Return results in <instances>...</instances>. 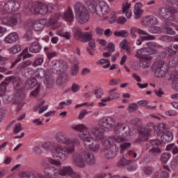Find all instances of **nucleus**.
Segmentation results:
<instances>
[{
  "label": "nucleus",
  "mask_w": 178,
  "mask_h": 178,
  "mask_svg": "<svg viewBox=\"0 0 178 178\" xmlns=\"http://www.w3.org/2000/svg\"><path fill=\"white\" fill-rule=\"evenodd\" d=\"M42 148L45 151H52V149H55V143L54 142L44 143L42 145Z\"/></svg>",
  "instance_id": "37"
},
{
  "label": "nucleus",
  "mask_w": 178,
  "mask_h": 178,
  "mask_svg": "<svg viewBox=\"0 0 178 178\" xmlns=\"http://www.w3.org/2000/svg\"><path fill=\"white\" fill-rule=\"evenodd\" d=\"M102 145H104V147H106V148H111L113 144V138H104L102 140Z\"/></svg>",
  "instance_id": "32"
},
{
  "label": "nucleus",
  "mask_w": 178,
  "mask_h": 178,
  "mask_svg": "<svg viewBox=\"0 0 178 178\" xmlns=\"http://www.w3.org/2000/svg\"><path fill=\"white\" fill-rule=\"evenodd\" d=\"M10 3L13 8V12H16L19 10V8L22 5V3L20 1H10Z\"/></svg>",
  "instance_id": "47"
},
{
  "label": "nucleus",
  "mask_w": 178,
  "mask_h": 178,
  "mask_svg": "<svg viewBox=\"0 0 178 178\" xmlns=\"http://www.w3.org/2000/svg\"><path fill=\"white\" fill-rule=\"evenodd\" d=\"M149 152L153 156H156L157 154H161V149L159 147H153L149 150Z\"/></svg>",
  "instance_id": "61"
},
{
  "label": "nucleus",
  "mask_w": 178,
  "mask_h": 178,
  "mask_svg": "<svg viewBox=\"0 0 178 178\" xmlns=\"http://www.w3.org/2000/svg\"><path fill=\"white\" fill-rule=\"evenodd\" d=\"M42 63H44V58H37L32 63V65L34 67H37V66H41V65H42Z\"/></svg>",
  "instance_id": "51"
},
{
  "label": "nucleus",
  "mask_w": 178,
  "mask_h": 178,
  "mask_svg": "<svg viewBox=\"0 0 178 178\" xmlns=\"http://www.w3.org/2000/svg\"><path fill=\"white\" fill-rule=\"evenodd\" d=\"M131 7V3L129 2L122 3V13H125V12H129L130 8Z\"/></svg>",
  "instance_id": "48"
},
{
  "label": "nucleus",
  "mask_w": 178,
  "mask_h": 178,
  "mask_svg": "<svg viewBox=\"0 0 178 178\" xmlns=\"http://www.w3.org/2000/svg\"><path fill=\"white\" fill-rule=\"evenodd\" d=\"M44 175L41 174L35 175L32 172H24L22 173L21 178H43Z\"/></svg>",
  "instance_id": "29"
},
{
  "label": "nucleus",
  "mask_w": 178,
  "mask_h": 178,
  "mask_svg": "<svg viewBox=\"0 0 178 178\" xmlns=\"http://www.w3.org/2000/svg\"><path fill=\"white\" fill-rule=\"evenodd\" d=\"M156 131L158 136H161V134H163L166 131V124L165 123H159L156 127Z\"/></svg>",
  "instance_id": "34"
},
{
  "label": "nucleus",
  "mask_w": 178,
  "mask_h": 178,
  "mask_svg": "<svg viewBox=\"0 0 178 178\" xmlns=\"http://www.w3.org/2000/svg\"><path fill=\"white\" fill-rule=\"evenodd\" d=\"M124 141H126V138L122 136H115L113 138V143H123Z\"/></svg>",
  "instance_id": "59"
},
{
  "label": "nucleus",
  "mask_w": 178,
  "mask_h": 178,
  "mask_svg": "<svg viewBox=\"0 0 178 178\" xmlns=\"http://www.w3.org/2000/svg\"><path fill=\"white\" fill-rule=\"evenodd\" d=\"M56 140L59 144H65V145H79L80 144L79 138L69 139L65 134H58L56 136Z\"/></svg>",
  "instance_id": "9"
},
{
  "label": "nucleus",
  "mask_w": 178,
  "mask_h": 178,
  "mask_svg": "<svg viewBox=\"0 0 178 178\" xmlns=\"http://www.w3.org/2000/svg\"><path fill=\"white\" fill-rule=\"evenodd\" d=\"M29 51L31 54H38L41 51V44L37 40L32 42L29 47Z\"/></svg>",
  "instance_id": "20"
},
{
  "label": "nucleus",
  "mask_w": 178,
  "mask_h": 178,
  "mask_svg": "<svg viewBox=\"0 0 178 178\" xmlns=\"http://www.w3.org/2000/svg\"><path fill=\"white\" fill-rule=\"evenodd\" d=\"M131 162H133V161L127 160L124 158H122L118 162V166H126L127 165H130Z\"/></svg>",
  "instance_id": "50"
},
{
  "label": "nucleus",
  "mask_w": 178,
  "mask_h": 178,
  "mask_svg": "<svg viewBox=\"0 0 178 178\" xmlns=\"http://www.w3.org/2000/svg\"><path fill=\"white\" fill-rule=\"evenodd\" d=\"M38 81L35 78H32L31 79H27L24 83V88L25 90H33L38 86Z\"/></svg>",
  "instance_id": "17"
},
{
  "label": "nucleus",
  "mask_w": 178,
  "mask_h": 178,
  "mask_svg": "<svg viewBox=\"0 0 178 178\" xmlns=\"http://www.w3.org/2000/svg\"><path fill=\"white\" fill-rule=\"evenodd\" d=\"M73 172V168L70 166H63L58 170V176H66V175H70Z\"/></svg>",
  "instance_id": "28"
},
{
  "label": "nucleus",
  "mask_w": 178,
  "mask_h": 178,
  "mask_svg": "<svg viewBox=\"0 0 178 178\" xmlns=\"http://www.w3.org/2000/svg\"><path fill=\"white\" fill-rule=\"evenodd\" d=\"M104 155L107 158V159H112V158H115L118 152H119V149L116 147L112 146L111 147L105 148L104 149Z\"/></svg>",
  "instance_id": "15"
},
{
  "label": "nucleus",
  "mask_w": 178,
  "mask_h": 178,
  "mask_svg": "<svg viewBox=\"0 0 178 178\" xmlns=\"http://www.w3.org/2000/svg\"><path fill=\"white\" fill-rule=\"evenodd\" d=\"M113 34L115 37H120L121 38H126L129 37V31L126 30H121L120 31H115Z\"/></svg>",
  "instance_id": "35"
},
{
  "label": "nucleus",
  "mask_w": 178,
  "mask_h": 178,
  "mask_svg": "<svg viewBox=\"0 0 178 178\" xmlns=\"http://www.w3.org/2000/svg\"><path fill=\"white\" fill-rule=\"evenodd\" d=\"M44 84L47 88H52L54 86V77L51 76H47L46 79L44 80Z\"/></svg>",
  "instance_id": "42"
},
{
  "label": "nucleus",
  "mask_w": 178,
  "mask_h": 178,
  "mask_svg": "<svg viewBox=\"0 0 178 178\" xmlns=\"http://www.w3.org/2000/svg\"><path fill=\"white\" fill-rule=\"evenodd\" d=\"M24 38L25 40H26V41H28V42H35V41H37V38L34 37L31 32H27L24 35Z\"/></svg>",
  "instance_id": "43"
},
{
  "label": "nucleus",
  "mask_w": 178,
  "mask_h": 178,
  "mask_svg": "<svg viewBox=\"0 0 178 178\" xmlns=\"http://www.w3.org/2000/svg\"><path fill=\"white\" fill-rule=\"evenodd\" d=\"M172 157V154L169 152H165L163 153L161 155V161L162 163H168V161Z\"/></svg>",
  "instance_id": "41"
},
{
  "label": "nucleus",
  "mask_w": 178,
  "mask_h": 178,
  "mask_svg": "<svg viewBox=\"0 0 178 178\" xmlns=\"http://www.w3.org/2000/svg\"><path fill=\"white\" fill-rule=\"evenodd\" d=\"M51 72L56 74H60L67 70V63L63 60H54L51 63Z\"/></svg>",
  "instance_id": "7"
},
{
  "label": "nucleus",
  "mask_w": 178,
  "mask_h": 178,
  "mask_svg": "<svg viewBox=\"0 0 178 178\" xmlns=\"http://www.w3.org/2000/svg\"><path fill=\"white\" fill-rule=\"evenodd\" d=\"M86 149H90V151H92V152H95L99 150V145L97 143V141L88 143V146L83 145Z\"/></svg>",
  "instance_id": "30"
},
{
  "label": "nucleus",
  "mask_w": 178,
  "mask_h": 178,
  "mask_svg": "<svg viewBox=\"0 0 178 178\" xmlns=\"http://www.w3.org/2000/svg\"><path fill=\"white\" fill-rule=\"evenodd\" d=\"M115 129H117V130L120 131L121 133L123 131H124V133H127V130H129V126H127L126 124L118 123L115 126Z\"/></svg>",
  "instance_id": "40"
},
{
  "label": "nucleus",
  "mask_w": 178,
  "mask_h": 178,
  "mask_svg": "<svg viewBox=\"0 0 178 178\" xmlns=\"http://www.w3.org/2000/svg\"><path fill=\"white\" fill-rule=\"evenodd\" d=\"M161 139L164 144H168L173 140V134L170 131H167L161 136Z\"/></svg>",
  "instance_id": "27"
},
{
  "label": "nucleus",
  "mask_w": 178,
  "mask_h": 178,
  "mask_svg": "<svg viewBox=\"0 0 178 178\" xmlns=\"http://www.w3.org/2000/svg\"><path fill=\"white\" fill-rule=\"evenodd\" d=\"M168 49L172 50L173 55H176L178 51V44H172Z\"/></svg>",
  "instance_id": "64"
},
{
  "label": "nucleus",
  "mask_w": 178,
  "mask_h": 178,
  "mask_svg": "<svg viewBox=\"0 0 178 178\" xmlns=\"http://www.w3.org/2000/svg\"><path fill=\"white\" fill-rule=\"evenodd\" d=\"M74 146L75 145L63 147L61 145H55L54 151L56 158H59L60 159L65 161L68 158L70 154H73V152H74Z\"/></svg>",
  "instance_id": "2"
},
{
  "label": "nucleus",
  "mask_w": 178,
  "mask_h": 178,
  "mask_svg": "<svg viewBox=\"0 0 178 178\" xmlns=\"http://www.w3.org/2000/svg\"><path fill=\"white\" fill-rule=\"evenodd\" d=\"M20 23H22V14L19 13L1 19V24L4 26H8V27H15Z\"/></svg>",
  "instance_id": "6"
},
{
  "label": "nucleus",
  "mask_w": 178,
  "mask_h": 178,
  "mask_svg": "<svg viewBox=\"0 0 178 178\" xmlns=\"http://www.w3.org/2000/svg\"><path fill=\"white\" fill-rule=\"evenodd\" d=\"M12 81L14 86H19V84L22 83V81L20 78L13 76Z\"/></svg>",
  "instance_id": "63"
},
{
  "label": "nucleus",
  "mask_w": 178,
  "mask_h": 178,
  "mask_svg": "<svg viewBox=\"0 0 178 178\" xmlns=\"http://www.w3.org/2000/svg\"><path fill=\"white\" fill-rule=\"evenodd\" d=\"M146 47H147L143 48V52L145 54V56H148V55H154V54H156V50L154 49V47H155V45L153 42H147Z\"/></svg>",
  "instance_id": "18"
},
{
  "label": "nucleus",
  "mask_w": 178,
  "mask_h": 178,
  "mask_svg": "<svg viewBox=\"0 0 178 178\" xmlns=\"http://www.w3.org/2000/svg\"><path fill=\"white\" fill-rule=\"evenodd\" d=\"M143 172L145 175H147V176H151V175L154 173V168L149 167V166H145L143 168Z\"/></svg>",
  "instance_id": "52"
},
{
  "label": "nucleus",
  "mask_w": 178,
  "mask_h": 178,
  "mask_svg": "<svg viewBox=\"0 0 178 178\" xmlns=\"http://www.w3.org/2000/svg\"><path fill=\"white\" fill-rule=\"evenodd\" d=\"M81 41L82 42L92 41V34H91V32H84L82 35Z\"/></svg>",
  "instance_id": "36"
},
{
  "label": "nucleus",
  "mask_w": 178,
  "mask_h": 178,
  "mask_svg": "<svg viewBox=\"0 0 178 178\" xmlns=\"http://www.w3.org/2000/svg\"><path fill=\"white\" fill-rule=\"evenodd\" d=\"M12 12H13V8L10 1H8L3 7V13H12Z\"/></svg>",
  "instance_id": "39"
},
{
  "label": "nucleus",
  "mask_w": 178,
  "mask_h": 178,
  "mask_svg": "<svg viewBox=\"0 0 178 178\" xmlns=\"http://www.w3.org/2000/svg\"><path fill=\"white\" fill-rule=\"evenodd\" d=\"M159 13L164 17V19H167V20H170V22L175 21V15L177 13V10L173 7L161 8L159 10Z\"/></svg>",
  "instance_id": "10"
},
{
  "label": "nucleus",
  "mask_w": 178,
  "mask_h": 178,
  "mask_svg": "<svg viewBox=\"0 0 178 178\" xmlns=\"http://www.w3.org/2000/svg\"><path fill=\"white\" fill-rule=\"evenodd\" d=\"M139 32L141 35H143L140 37V39L143 40V41H149V40H155V36L152 35H149L148 33L145 32L143 30L140 31Z\"/></svg>",
  "instance_id": "31"
},
{
  "label": "nucleus",
  "mask_w": 178,
  "mask_h": 178,
  "mask_svg": "<svg viewBox=\"0 0 178 178\" xmlns=\"http://www.w3.org/2000/svg\"><path fill=\"white\" fill-rule=\"evenodd\" d=\"M72 129L76 131H79L80 133L84 131L87 127L83 124L75 125L72 127Z\"/></svg>",
  "instance_id": "49"
},
{
  "label": "nucleus",
  "mask_w": 178,
  "mask_h": 178,
  "mask_svg": "<svg viewBox=\"0 0 178 178\" xmlns=\"http://www.w3.org/2000/svg\"><path fill=\"white\" fill-rule=\"evenodd\" d=\"M63 17L66 22H69L70 23H72V22L74 20V16L73 15V10H72V8H67V10L64 13Z\"/></svg>",
  "instance_id": "26"
},
{
  "label": "nucleus",
  "mask_w": 178,
  "mask_h": 178,
  "mask_svg": "<svg viewBox=\"0 0 178 178\" xmlns=\"http://www.w3.org/2000/svg\"><path fill=\"white\" fill-rule=\"evenodd\" d=\"M83 156L85 159V163H87L88 165L92 166V165H95V156L92 152H85L83 153Z\"/></svg>",
  "instance_id": "16"
},
{
  "label": "nucleus",
  "mask_w": 178,
  "mask_h": 178,
  "mask_svg": "<svg viewBox=\"0 0 178 178\" xmlns=\"http://www.w3.org/2000/svg\"><path fill=\"white\" fill-rule=\"evenodd\" d=\"M19 40V35L17 33L13 32L8 34L5 38L4 41L6 44H13V42H16Z\"/></svg>",
  "instance_id": "21"
},
{
  "label": "nucleus",
  "mask_w": 178,
  "mask_h": 178,
  "mask_svg": "<svg viewBox=\"0 0 178 178\" xmlns=\"http://www.w3.org/2000/svg\"><path fill=\"white\" fill-rule=\"evenodd\" d=\"M32 63H33V61L30 60H26L18 65V70L26 69V67H27L28 66H30Z\"/></svg>",
  "instance_id": "45"
},
{
  "label": "nucleus",
  "mask_w": 178,
  "mask_h": 178,
  "mask_svg": "<svg viewBox=\"0 0 178 178\" xmlns=\"http://www.w3.org/2000/svg\"><path fill=\"white\" fill-rule=\"evenodd\" d=\"M75 19L79 24H86L90 22V12L84 3L78 1L74 4Z\"/></svg>",
  "instance_id": "1"
},
{
  "label": "nucleus",
  "mask_w": 178,
  "mask_h": 178,
  "mask_svg": "<svg viewBox=\"0 0 178 178\" xmlns=\"http://www.w3.org/2000/svg\"><path fill=\"white\" fill-rule=\"evenodd\" d=\"M177 79H178V72L176 71H173L172 72H171L169 80H172L174 83V81L175 80H177Z\"/></svg>",
  "instance_id": "62"
},
{
  "label": "nucleus",
  "mask_w": 178,
  "mask_h": 178,
  "mask_svg": "<svg viewBox=\"0 0 178 178\" xmlns=\"http://www.w3.org/2000/svg\"><path fill=\"white\" fill-rule=\"evenodd\" d=\"M143 23L145 26H154L158 24V19L152 15H149L143 18Z\"/></svg>",
  "instance_id": "22"
},
{
  "label": "nucleus",
  "mask_w": 178,
  "mask_h": 178,
  "mask_svg": "<svg viewBox=\"0 0 178 178\" xmlns=\"http://www.w3.org/2000/svg\"><path fill=\"white\" fill-rule=\"evenodd\" d=\"M79 138L82 141H83V146L86 145V147L90 145H88V143H92V141H94L92 136H91V134L88 130H87V128L81 134H79Z\"/></svg>",
  "instance_id": "14"
},
{
  "label": "nucleus",
  "mask_w": 178,
  "mask_h": 178,
  "mask_svg": "<svg viewBox=\"0 0 178 178\" xmlns=\"http://www.w3.org/2000/svg\"><path fill=\"white\" fill-rule=\"evenodd\" d=\"M169 26H173V23H166V25L164 26V31L165 34H169L170 35H175V34H176V32L173 30V29H172V27Z\"/></svg>",
  "instance_id": "33"
},
{
  "label": "nucleus",
  "mask_w": 178,
  "mask_h": 178,
  "mask_svg": "<svg viewBox=\"0 0 178 178\" xmlns=\"http://www.w3.org/2000/svg\"><path fill=\"white\" fill-rule=\"evenodd\" d=\"M152 57L145 56L143 58H140L139 61V65L140 67H143V69H147V67H149L151 66V63H152Z\"/></svg>",
  "instance_id": "19"
},
{
  "label": "nucleus",
  "mask_w": 178,
  "mask_h": 178,
  "mask_svg": "<svg viewBox=\"0 0 178 178\" xmlns=\"http://www.w3.org/2000/svg\"><path fill=\"white\" fill-rule=\"evenodd\" d=\"M22 51V47L19 44H15L13 47L8 49V52L13 55L15 54H19Z\"/></svg>",
  "instance_id": "38"
},
{
  "label": "nucleus",
  "mask_w": 178,
  "mask_h": 178,
  "mask_svg": "<svg viewBox=\"0 0 178 178\" xmlns=\"http://www.w3.org/2000/svg\"><path fill=\"white\" fill-rule=\"evenodd\" d=\"M67 81H69V74L66 72H63L60 74L56 80L58 86H63Z\"/></svg>",
  "instance_id": "24"
},
{
  "label": "nucleus",
  "mask_w": 178,
  "mask_h": 178,
  "mask_svg": "<svg viewBox=\"0 0 178 178\" xmlns=\"http://www.w3.org/2000/svg\"><path fill=\"white\" fill-rule=\"evenodd\" d=\"M36 76H38L40 78L45 76V70L43 68H39L36 70Z\"/></svg>",
  "instance_id": "60"
},
{
  "label": "nucleus",
  "mask_w": 178,
  "mask_h": 178,
  "mask_svg": "<svg viewBox=\"0 0 178 178\" xmlns=\"http://www.w3.org/2000/svg\"><path fill=\"white\" fill-rule=\"evenodd\" d=\"M79 73V65L77 64H74L71 67V74L72 76H76Z\"/></svg>",
  "instance_id": "57"
},
{
  "label": "nucleus",
  "mask_w": 178,
  "mask_h": 178,
  "mask_svg": "<svg viewBox=\"0 0 178 178\" xmlns=\"http://www.w3.org/2000/svg\"><path fill=\"white\" fill-rule=\"evenodd\" d=\"M143 6V3L139 2L135 4L134 9V13L135 15V19H140L141 17V15H143V10H141V7Z\"/></svg>",
  "instance_id": "25"
},
{
  "label": "nucleus",
  "mask_w": 178,
  "mask_h": 178,
  "mask_svg": "<svg viewBox=\"0 0 178 178\" xmlns=\"http://www.w3.org/2000/svg\"><path fill=\"white\" fill-rule=\"evenodd\" d=\"M113 99V98L111 97H107L104 99H102L101 102L98 103V106H99V108H104V106H106V102H111V101H112Z\"/></svg>",
  "instance_id": "44"
},
{
  "label": "nucleus",
  "mask_w": 178,
  "mask_h": 178,
  "mask_svg": "<svg viewBox=\"0 0 178 178\" xmlns=\"http://www.w3.org/2000/svg\"><path fill=\"white\" fill-rule=\"evenodd\" d=\"M71 161L74 166H76L77 168H80L81 169H83V168H86L84 157H83V155L80 153H74L71 157Z\"/></svg>",
  "instance_id": "12"
},
{
  "label": "nucleus",
  "mask_w": 178,
  "mask_h": 178,
  "mask_svg": "<svg viewBox=\"0 0 178 178\" xmlns=\"http://www.w3.org/2000/svg\"><path fill=\"white\" fill-rule=\"evenodd\" d=\"M142 29H138L137 28H132L130 30L131 34V38H137V35H136V33H138V34H140V31H141Z\"/></svg>",
  "instance_id": "55"
},
{
  "label": "nucleus",
  "mask_w": 178,
  "mask_h": 178,
  "mask_svg": "<svg viewBox=\"0 0 178 178\" xmlns=\"http://www.w3.org/2000/svg\"><path fill=\"white\" fill-rule=\"evenodd\" d=\"M22 130H23V128H22V124L17 123L14 127L13 134H17L18 133H20Z\"/></svg>",
  "instance_id": "56"
},
{
  "label": "nucleus",
  "mask_w": 178,
  "mask_h": 178,
  "mask_svg": "<svg viewBox=\"0 0 178 178\" xmlns=\"http://www.w3.org/2000/svg\"><path fill=\"white\" fill-rule=\"evenodd\" d=\"M31 13L33 15H42L45 16L52 11V7L48 6L47 4L42 3H33L29 8Z\"/></svg>",
  "instance_id": "4"
},
{
  "label": "nucleus",
  "mask_w": 178,
  "mask_h": 178,
  "mask_svg": "<svg viewBox=\"0 0 178 178\" xmlns=\"http://www.w3.org/2000/svg\"><path fill=\"white\" fill-rule=\"evenodd\" d=\"M8 83L7 82H2L0 86V97H3L5 95L6 92V89L8 88Z\"/></svg>",
  "instance_id": "46"
},
{
  "label": "nucleus",
  "mask_w": 178,
  "mask_h": 178,
  "mask_svg": "<svg viewBox=\"0 0 178 178\" xmlns=\"http://www.w3.org/2000/svg\"><path fill=\"white\" fill-rule=\"evenodd\" d=\"M152 67L155 70V74L156 77H163L169 72V67L165 64L163 60H157L154 63Z\"/></svg>",
  "instance_id": "8"
},
{
  "label": "nucleus",
  "mask_w": 178,
  "mask_h": 178,
  "mask_svg": "<svg viewBox=\"0 0 178 178\" xmlns=\"http://www.w3.org/2000/svg\"><path fill=\"white\" fill-rule=\"evenodd\" d=\"M48 161H49V163H51V165H54L55 166H61L62 165V163L59 160H55L52 158H49L48 159Z\"/></svg>",
  "instance_id": "58"
},
{
  "label": "nucleus",
  "mask_w": 178,
  "mask_h": 178,
  "mask_svg": "<svg viewBox=\"0 0 178 178\" xmlns=\"http://www.w3.org/2000/svg\"><path fill=\"white\" fill-rule=\"evenodd\" d=\"M138 110V106L136 103L130 104L128 107V112H136Z\"/></svg>",
  "instance_id": "54"
},
{
  "label": "nucleus",
  "mask_w": 178,
  "mask_h": 178,
  "mask_svg": "<svg viewBox=\"0 0 178 178\" xmlns=\"http://www.w3.org/2000/svg\"><path fill=\"white\" fill-rule=\"evenodd\" d=\"M154 129V123L150 122L146 127H142L138 130V138L136 143H143V141H148L151 136V131Z\"/></svg>",
  "instance_id": "5"
},
{
  "label": "nucleus",
  "mask_w": 178,
  "mask_h": 178,
  "mask_svg": "<svg viewBox=\"0 0 178 178\" xmlns=\"http://www.w3.org/2000/svg\"><path fill=\"white\" fill-rule=\"evenodd\" d=\"M105 131V129L101 127L99 128L96 127L90 129V133L92 136L97 137V138H99L100 140L102 138V136Z\"/></svg>",
  "instance_id": "23"
},
{
  "label": "nucleus",
  "mask_w": 178,
  "mask_h": 178,
  "mask_svg": "<svg viewBox=\"0 0 178 178\" xmlns=\"http://www.w3.org/2000/svg\"><path fill=\"white\" fill-rule=\"evenodd\" d=\"M46 22V19H38L36 21L31 19L29 22V25L32 27L35 31H41V30L44 29V24H45Z\"/></svg>",
  "instance_id": "13"
},
{
  "label": "nucleus",
  "mask_w": 178,
  "mask_h": 178,
  "mask_svg": "<svg viewBox=\"0 0 178 178\" xmlns=\"http://www.w3.org/2000/svg\"><path fill=\"white\" fill-rule=\"evenodd\" d=\"M115 122L116 120L112 117H105L99 120V124L106 131V130L113 129Z\"/></svg>",
  "instance_id": "11"
},
{
  "label": "nucleus",
  "mask_w": 178,
  "mask_h": 178,
  "mask_svg": "<svg viewBox=\"0 0 178 178\" xmlns=\"http://www.w3.org/2000/svg\"><path fill=\"white\" fill-rule=\"evenodd\" d=\"M136 58H138L139 59H143V58L145 57V53H144V49L142 48L140 49L137 50L135 54Z\"/></svg>",
  "instance_id": "53"
},
{
  "label": "nucleus",
  "mask_w": 178,
  "mask_h": 178,
  "mask_svg": "<svg viewBox=\"0 0 178 178\" xmlns=\"http://www.w3.org/2000/svg\"><path fill=\"white\" fill-rule=\"evenodd\" d=\"M108 12H111V8L105 1H99L97 5H93L90 8V13L96 15L99 17L108 15Z\"/></svg>",
  "instance_id": "3"
}]
</instances>
